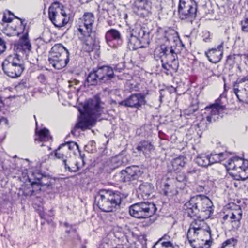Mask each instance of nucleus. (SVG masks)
<instances>
[{
    "label": "nucleus",
    "mask_w": 248,
    "mask_h": 248,
    "mask_svg": "<svg viewBox=\"0 0 248 248\" xmlns=\"http://www.w3.org/2000/svg\"><path fill=\"white\" fill-rule=\"evenodd\" d=\"M213 203L207 196L197 195L190 198L184 206L185 213L193 220H204L213 213Z\"/></svg>",
    "instance_id": "obj_1"
},
{
    "label": "nucleus",
    "mask_w": 248,
    "mask_h": 248,
    "mask_svg": "<svg viewBox=\"0 0 248 248\" xmlns=\"http://www.w3.org/2000/svg\"><path fill=\"white\" fill-rule=\"evenodd\" d=\"M204 220H193L187 233V238L193 248H209L212 242L211 231Z\"/></svg>",
    "instance_id": "obj_2"
},
{
    "label": "nucleus",
    "mask_w": 248,
    "mask_h": 248,
    "mask_svg": "<svg viewBox=\"0 0 248 248\" xmlns=\"http://www.w3.org/2000/svg\"><path fill=\"white\" fill-rule=\"evenodd\" d=\"M178 46L166 43L161 44L155 49L154 57L156 61L161 60L162 68L167 75H172L177 72L179 66L178 59Z\"/></svg>",
    "instance_id": "obj_3"
},
{
    "label": "nucleus",
    "mask_w": 248,
    "mask_h": 248,
    "mask_svg": "<svg viewBox=\"0 0 248 248\" xmlns=\"http://www.w3.org/2000/svg\"><path fill=\"white\" fill-rule=\"evenodd\" d=\"M100 104L101 99L98 95H95L93 98L85 101L78 107L80 115L75 124H93L97 121V115L102 111Z\"/></svg>",
    "instance_id": "obj_4"
},
{
    "label": "nucleus",
    "mask_w": 248,
    "mask_h": 248,
    "mask_svg": "<svg viewBox=\"0 0 248 248\" xmlns=\"http://www.w3.org/2000/svg\"><path fill=\"white\" fill-rule=\"evenodd\" d=\"M127 47L130 51L148 46L150 44V32L145 27H137L127 30Z\"/></svg>",
    "instance_id": "obj_5"
},
{
    "label": "nucleus",
    "mask_w": 248,
    "mask_h": 248,
    "mask_svg": "<svg viewBox=\"0 0 248 248\" xmlns=\"http://www.w3.org/2000/svg\"><path fill=\"white\" fill-rule=\"evenodd\" d=\"M122 198L120 193L111 190H101L95 197V202L102 211L113 212L120 207Z\"/></svg>",
    "instance_id": "obj_6"
},
{
    "label": "nucleus",
    "mask_w": 248,
    "mask_h": 248,
    "mask_svg": "<svg viewBox=\"0 0 248 248\" xmlns=\"http://www.w3.org/2000/svg\"><path fill=\"white\" fill-rule=\"evenodd\" d=\"M70 53L61 44H55L51 48L48 62L57 69L65 67L69 62Z\"/></svg>",
    "instance_id": "obj_7"
},
{
    "label": "nucleus",
    "mask_w": 248,
    "mask_h": 248,
    "mask_svg": "<svg viewBox=\"0 0 248 248\" xmlns=\"http://www.w3.org/2000/svg\"><path fill=\"white\" fill-rule=\"evenodd\" d=\"M78 30L80 33L79 40L81 42L83 48L86 52H91L100 49V41L95 31H85L81 25H79Z\"/></svg>",
    "instance_id": "obj_8"
},
{
    "label": "nucleus",
    "mask_w": 248,
    "mask_h": 248,
    "mask_svg": "<svg viewBox=\"0 0 248 248\" xmlns=\"http://www.w3.org/2000/svg\"><path fill=\"white\" fill-rule=\"evenodd\" d=\"M226 94L223 93L217 99L214 103H212L204 108V117L207 121L210 123H217L222 118L220 112L226 109V106L222 100V98H226Z\"/></svg>",
    "instance_id": "obj_9"
},
{
    "label": "nucleus",
    "mask_w": 248,
    "mask_h": 248,
    "mask_svg": "<svg viewBox=\"0 0 248 248\" xmlns=\"http://www.w3.org/2000/svg\"><path fill=\"white\" fill-rule=\"evenodd\" d=\"M2 70L4 73L12 78L20 76L25 69L24 64L16 56H9L3 62Z\"/></svg>",
    "instance_id": "obj_10"
},
{
    "label": "nucleus",
    "mask_w": 248,
    "mask_h": 248,
    "mask_svg": "<svg viewBox=\"0 0 248 248\" xmlns=\"http://www.w3.org/2000/svg\"><path fill=\"white\" fill-rule=\"evenodd\" d=\"M197 7L194 0H179L178 12L180 18L192 23L196 17Z\"/></svg>",
    "instance_id": "obj_11"
},
{
    "label": "nucleus",
    "mask_w": 248,
    "mask_h": 248,
    "mask_svg": "<svg viewBox=\"0 0 248 248\" xmlns=\"http://www.w3.org/2000/svg\"><path fill=\"white\" fill-rule=\"evenodd\" d=\"M155 204L149 202H141L131 205L129 212L131 216L138 218H148L156 212Z\"/></svg>",
    "instance_id": "obj_12"
},
{
    "label": "nucleus",
    "mask_w": 248,
    "mask_h": 248,
    "mask_svg": "<svg viewBox=\"0 0 248 248\" xmlns=\"http://www.w3.org/2000/svg\"><path fill=\"white\" fill-rule=\"evenodd\" d=\"M149 91L145 93L132 94L128 97L119 102L120 106L140 109L142 106L145 105L147 101L145 97L149 94Z\"/></svg>",
    "instance_id": "obj_13"
},
{
    "label": "nucleus",
    "mask_w": 248,
    "mask_h": 248,
    "mask_svg": "<svg viewBox=\"0 0 248 248\" xmlns=\"http://www.w3.org/2000/svg\"><path fill=\"white\" fill-rule=\"evenodd\" d=\"M64 144H61L59 147L54 151L55 156L62 161L66 170L71 172H76L78 171L81 166L79 165L78 162H76L74 165L70 164L69 159L67 158L68 151L67 148H64Z\"/></svg>",
    "instance_id": "obj_14"
},
{
    "label": "nucleus",
    "mask_w": 248,
    "mask_h": 248,
    "mask_svg": "<svg viewBox=\"0 0 248 248\" xmlns=\"http://www.w3.org/2000/svg\"><path fill=\"white\" fill-rule=\"evenodd\" d=\"M21 33H23L22 36L20 37L19 41L15 43L14 45V50L16 53H21L25 55L32 49L31 45L29 38L28 31H25L24 32H18L17 35L19 36Z\"/></svg>",
    "instance_id": "obj_15"
},
{
    "label": "nucleus",
    "mask_w": 248,
    "mask_h": 248,
    "mask_svg": "<svg viewBox=\"0 0 248 248\" xmlns=\"http://www.w3.org/2000/svg\"><path fill=\"white\" fill-rule=\"evenodd\" d=\"M105 39L107 44L112 48L120 47L123 43L121 33L115 29L108 30L105 33Z\"/></svg>",
    "instance_id": "obj_16"
},
{
    "label": "nucleus",
    "mask_w": 248,
    "mask_h": 248,
    "mask_svg": "<svg viewBox=\"0 0 248 248\" xmlns=\"http://www.w3.org/2000/svg\"><path fill=\"white\" fill-rule=\"evenodd\" d=\"M157 32L164 35V38L166 39V43L172 42L175 44V46L185 48V46L180 39L178 32L174 29L171 28L163 29L159 27L157 29Z\"/></svg>",
    "instance_id": "obj_17"
},
{
    "label": "nucleus",
    "mask_w": 248,
    "mask_h": 248,
    "mask_svg": "<svg viewBox=\"0 0 248 248\" xmlns=\"http://www.w3.org/2000/svg\"><path fill=\"white\" fill-rule=\"evenodd\" d=\"M48 17L54 25L58 28L64 26L69 21V17H63L51 7L48 10Z\"/></svg>",
    "instance_id": "obj_18"
},
{
    "label": "nucleus",
    "mask_w": 248,
    "mask_h": 248,
    "mask_svg": "<svg viewBox=\"0 0 248 248\" xmlns=\"http://www.w3.org/2000/svg\"><path fill=\"white\" fill-rule=\"evenodd\" d=\"M141 174V172L138 166H133L127 167L121 172V178L123 182H129L136 180Z\"/></svg>",
    "instance_id": "obj_19"
},
{
    "label": "nucleus",
    "mask_w": 248,
    "mask_h": 248,
    "mask_svg": "<svg viewBox=\"0 0 248 248\" xmlns=\"http://www.w3.org/2000/svg\"><path fill=\"white\" fill-rule=\"evenodd\" d=\"M135 6L138 9V14L142 17L149 16L152 14V3L148 0H136Z\"/></svg>",
    "instance_id": "obj_20"
},
{
    "label": "nucleus",
    "mask_w": 248,
    "mask_h": 248,
    "mask_svg": "<svg viewBox=\"0 0 248 248\" xmlns=\"http://www.w3.org/2000/svg\"><path fill=\"white\" fill-rule=\"evenodd\" d=\"M223 53V43H221L216 48L209 49L205 52V55L212 63H216L222 59Z\"/></svg>",
    "instance_id": "obj_21"
},
{
    "label": "nucleus",
    "mask_w": 248,
    "mask_h": 248,
    "mask_svg": "<svg viewBox=\"0 0 248 248\" xmlns=\"http://www.w3.org/2000/svg\"><path fill=\"white\" fill-rule=\"evenodd\" d=\"M95 17L91 12H85L82 17L79 18L80 25L85 28V31H93V25L94 22Z\"/></svg>",
    "instance_id": "obj_22"
},
{
    "label": "nucleus",
    "mask_w": 248,
    "mask_h": 248,
    "mask_svg": "<svg viewBox=\"0 0 248 248\" xmlns=\"http://www.w3.org/2000/svg\"><path fill=\"white\" fill-rule=\"evenodd\" d=\"M35 141L40 143L41 142L48 141L52 140L49 130L46 128H39L36 125L35 128Z\"/></svg>",
    "instance_id": "obj_23"
},
{
    "label": "nucleus",
    "mask_w": 248,
    "mask_h": 248,
    "mask_svg": "<svg viewBox=\"0 0 248 248\" xmlns=\"http://www.w3.org/2000/svg\"><path fill=\"white\" fill-rule=\"evenodd\" d=\"M237 209L230 213V222L232 224V227L234 229L237 230L240 226V220L242 217V211L240 206H237Z\"/></svg>",
    "instance_id": "obj_24"
},
{
    "label": "nucleus",
    "mask_w": 248,
    "mask_h": 248,
    "mask_svg": "<svg viewBox=\"0 0 248 248\" xmlns=\"http://www.w3.org/2000/svg\"><path fill=\"white\" fill-rule=\"evenodd\" d=\"M154 146L149 140L140 141L136 147V149L140 152H142L145 156L148 155L154 150Z\"/></svg>",
    "instance_id": "obj_25"
},
{
    "label": "nucleus",
    "mask_w": 248,
    "mask_h": 248,
    "mask_svg": "<svg viewBox=\"0 0 248 248\" xmlns=\"http://www.w3.org/2000/svg\"><path fill=\"white\" fill-rule=\"evenodd\" d=\"M45 178L46 176H43L38 170L33 171L31 176L28 175L27 176V179L31 185L38 184L41 186H44L46 184L44 182L43 179Z\"/></svg>",
    "instance_id": "obj_26"
},
{
    "label": "nucleus",
    "mask_w": 248,
    "mask_h": 248,
    "mask_svg": "<svg viewBox=\"0 0 248 248\" xmlns=\"http://www.w3.org/2000/svg\"><path fill=\"white\" fill-rule=\"evenodd\" d=\"M14 18L18 19L20 20V26L22 27V32L26 31L27 22H25V19L16 16L11 11L6 10L3 13L2 21L5 23L11 22Z\"/></svg>",
    "instance_id": "obj_27"
},
{
    "label": "nucleus",
    "mask_w": 248,
    "mask_h": 248,
    "mask_svg": "<svg viewBox=\"0 0 248 248\" xmlns=\"http://www.w3.org/2000/svg\"><path fill=\"white\" fill-rule=\"evenodd\" d=\"M154 191V186L150 183H143L139 187L138 192L143 198H148Z\"/></svg>",
    "instance_id": "obj_28"
},
{
    "label": "nucleus",
    "mask_w": 248,
    "mask_h": 248,
    "mask_svg": "<svg viewBox=\"0 0 248 248\" xmlns=\"http://www.w3.org/2000/svg\"><path fill=\"white\" fill-rule=\"evenodd\" d=\"M236 180L244 181L248 178V161L246 160L245 165L238 169L235 173L233 174Z\"/></svg>",
    "instance_id": "obj_29"
},
{
    "label": "nucleus",
    "mask_w": 248,
    "mask_h": 248,
    "mask_svg": "<svg viewBox=\"0 0 248 248\" xmlns=\"http://www.w3.org/2000/svg\"><path fill=\"white\" fill-rule=\"evenodd\" d=\"M233 92L237 96L239 102L248 104V90L246 89L239 90L238 88L234 87Z\"/></svg>",
    "instance_id": "obj_30"
},
{
    "label": "nucleus",
    "mask_w": 248,
    "mask_h": 248,
    "mask_svg": "<svg viewBox=\"0 0 248 248\" xmlns=\"http://www.w3.org/2000/svg\"><path fill=\"white\" fill-rule=\"evenodd\" d=\"M195 162L200 166L207 167L211 166L210 156L205 154L198 155L195 159Z\"/></svg>",
    "instance_id": "obj_31"
},
{
    "label": "nucleus",
    "mask_w": 248,
    "mask_h": 248,
    "mask_svg": "<svg viewBox=\"0 0 248 248\" xmlns=\"http://www.w3.org/2000/svg\"><path fill=\"white\" fill-rule=\"evenodd\" d=\"M209 156H210V161L211 165L226 159L228 156V153L226 152L218 154L212 153L209 155Z\"/></svg>",
    "instance_id": "obj_32"
},
{
    "label": "nucleus",
    "mask_w": 248,
    "mask_h": 248,
    "mask_svg": "<svg viewBox=\"0 0 248 248\" xmlns=\"http://www.w3.org/2000/svg\"><path fill=\"white\" fill-rule=\"evenodd\" d=\"M98 83H99V79L93 70L88 74L84 82V85L87 87L95 86L97 85Z\"/></svg>",
    "instance_id": "obj_33"
},
{
    "label": "nucleus",
    "mask_w": 248,
    "mask_h": 248,
    "mask_svg": "<svg viewBox=\"0 0 248 248\" xmlns=\"http://www.w3.org/2000/svg\"><path fill=\"white\" fill-rule=\"evenodd\" d=\"M186 163V158L183 156L176 157L171 161V166L173 170H176L183 168Z\"/></svg>",
    "instance_id": "obj_34"
},
{
    "label": "nucleus",
    "mask_w": 248,
    "mask_h": 248,
    "mask_svg": "<svg viewBox=\"0 0 248 248\" xmlns=\"http://www.w3.org/2000/svg\"><path fill=\"white\" fill-rule=\"evenodd\" d=\"M173 239L168 234H164L159 238L157 242L162 243L166 248H178V246L174 247L173 245Z\"/></svg>",
    "instance_id": "obj_35"
},
{
    "label": "nucleus",
    "mask_w": 248,
    "mask_h": 248,
    "mask_svg": "<svg viewBox=\"0 0 248 248\" xmlns=\"http://www.w3.org/2000/svg\"><path fill=\"white\" fill-rule=\"evenodd\" d=\"M105 81L106 83H109L110 81L113 79L117 78L120 79L119 76H116V74H114V71L113 68L110 66L105 65Z\"/></svg>",
    "instance_id": "obj_36"
},
{
    "label": "nucleus",
    "mask_w": 248,
    "mask_h": 248,
    "mask_svg": "<svg viewBox=\"0 0 248 248\" xmlns=\"http://www.w3.org/2000/svg\"><path fill=\"white\" fill-rule=\"evenodd\" d=\"M93 125H75L74 128L72 130L71 133L76 137L80 135V132L87 129L91 128Z\"/></svg>",
    "instance_id": "obj_37"
},
{
    "label": "nucleus",
    "mask_w": 248,
    "mask_h": 248,
    "mask_svg": "<svg viewBox=\"0 0 248 248\" xmlns=\"http://www.w3.org/2000/svg\"><path fill=\"white\" fill-rule=\"evenodd\" d=\"M105 65L98 67L96 70L93 69L95 73L99 79V83H106L105 81Z\"/></svg>",
    "instance_id": "obj_38"
},
{
    "label": "nucleus",
    "mask_w": 248,
    "mask_h": 248,
    "mask_svg": "<svg viewBox=\"0 0 248 248\" xmlns=\"http://www.w3.org/2000/svg\"><path fill=\"white\" fill-rule=\"evenodd\" d=\"M243 86L242 89H246L248 90V76L244 77L241 78H239L237 81L234 83L233 87L238 88L239 85Z\"/></svg>",
    "instance_id": "obj_39"
},
{
    "label": "nucleus",
    "mask_w": 248,
    "mask_h": 248,
    "mask_svg": "<svg viewBox=\"0 0 248 248\" xmlns=\"http://www.w3.org/2000/svg\"><path fill=\"white\" fill-rule=\"evenodd\" d=\"M24 55L26 59H27L31 64L35 65L38 61V58L36 55L32 51V50Z\"/></svg>",
    "instance_id": "obj_40"
},
{
    "label": "nucleus",
    "mask_w": 248,
    "mask_h": 248,
    "mask_svg": "<svg viewBox=\"0 0 248 248\" xmlns=\"http://www.w3.org/2000/svg\"><path fill=\"white\" fill-rule=\"evenodd\" d=\"M237 243V240L234 238L228 239L224 241L219 248H225L227 246H235Z\"/></svg>",
    "instance_id": "obj_41"
},
{
    "label": "nucleus",
    "mask_w": 248,
    "mask_h": 248,
    "mask_svg": "<svg viewBox=\"0 0 248 248\" xmlns=\"http://www.w3.org/2000/svg\"><path fill=\"white\" fill-rule=\"evenodd\" d=\"M241 29L243 31L248 32V11L246 12L244 20L241 22Z\"/></svg>",
    "instance_id": "obj_42"
},
{
    "label": "nucleus",
    "mask_w": 248,
    "mask_h": 248,
    "mask_svg": "<svg viewBox=\"0 0 248 248\" xmlns=\"http://www.w3.org/2000/svg\"><path fill=\"white\" fill-rule=\"evenodd\" d=\"M235 157L229 159L225 164L226 169L228 170H234L236 171Z\"/></svg>",
    "instance_id": "obj_43"
},
{
    "label": "nucleus",
    "mask_w": 248,
    "mask_h": 248,
    "mask_svg": "<svg viewBox=\"0 0 248 248\" xmlns=\"http://www.w3.org/2000/svg\"><path fill=\"white\" fill-rule=\"evenodd\" d=\"M62 144H64V148H67V151H68V154L69 153V151L74 149L76 148L77 150H79V146L76 143L74 142H67L64 143H62Z\"/></svg>",
    "instance_id": "obj_44"
},
{
    "label": "nucleus",
    "mask_w": 248,
    "mask_h": 248,
    "mask_svg": "<svg viewBox=\"0 0 248 248\" xmlns=\"http://www.w3.org/2000/svg\"><path fill=\"white\" fill-rule=\"evenodd\" d=\"M246 160L241 158L235 157L236 171L238 169L241 168L242 166L243 167L245 165Z\"/></svg>",
    "instance_id": "obj_45"
},
{
    "label": "nucleus",
    "mask_w": 248,
    "mask_h": 248,
    "mask_svg": "<svg viewBox=\"0 0 248 248\" xmlns=\"http://www.w3.org/2000/svg\"><path fill=\"white\" fill-rule=\"evenodd\" d=\"M198 109V104H192L189 107L187 110H186L185 112V114L187 115H189L191 114H192L196 112Z\"/></svg>",
    "instance_id": "obj_46"
},
{
    "label": "nucleus",
    "mask_w": 248,
    "mask_h": 248,
    "mask_svg": "<svg viewBox=\"0 0 248 248\" xmlns=\"http://www.w3.org/2000/svg\"><path fill=\"white\" fill-rule=\"evenodd\" d=\"M125 68V64L124 62L119 63L113 67L114 72H121Z\"/></svg>",
    "instance_id": "obj_47"
},
{
    "label": "nucleus",
    "mask_w": 248,
    "mask_h": 248,
    "mask_svg": "<svg viewBox=\"0 0 248 248\" xmlns=\"http://www.w3.org/2000/svg\"><path fill=\"white\" fill-rule=\"evenodd\" d=\"M26 80L22 79L15 86V88L16 90H19L26 88Z\"/></svg>",
    "instance_id": "obj_48"
},
{
    "label": "nucleus",
    "mask_w": 248,
    "mask_h": 248,
    "mask_svg": "<svg viewBox=\"0 0 248 248\" xmlns=\"http://www.w3.org/2000/svg\"><path fill=\"white\" fill-rule=\"evenodd\" d=\"M6 49L5 42L0 37V55L3 53Z\"/></svg>",
    "instance_id": "obj_49"
},
{
    "label": "nucleus",
    "mask_w": 248,
    "mask_h": 248,
    "mask_svg": "<svg viewBox=\"0 0 248 248\" xmlns=\"http://www.w3.org/2000/svg\"><path fill=\"white\" fill-rule=\"evenodd\" d=\"M37 79L43 84H45L46 83V78L44 74H40L37 77Z\"/></svg>",
    "instance_id": "obj_50"
},
{
    "label": "nucleus",
    "mask_w": 248,
    "mask_h": 248,
    "mask_svg": "<svg viewBox=\"0 0 248 248\" xmlns=\"http://www.w3.org/2000/svg\"><path fill=\"white\" fill-rule=\"evenodd\" d=\"M211 34L209 31H205L203 34V40L205 42H210L211 41Z\"/></svg>",
    "instance_id": "obj_51"
},
{
    "label": "nucleus",
    "mask_w": 248,
    "mask_h": 248,
    "mask_svg": "<svg viewBox=\"0 0 248 248\" xmlns=\"http://www.w3.org/2000/svg\"><path fill=\"white\" fill-rule=\"evenodd\" d=\"M187 173L189 174H197L199 172V170L195 167L190 168L187 170Z\"/></svg>",
    "instance_id": "obj_52"
},
{
    "label": "nucleus",
    "mask_w": 248,
    "mask_h": 248,
    "mask_svg": "<svg viewBox=\"0 0 248 248\" xmlns=\"http://www.w3.org/2000/svg\"><path fill=\"white\" fill-rule=\"evenodd\" d=\"M235 59V55H230L227 57V62L228 63H230L231 64H232L234 62Z\"/></svg>",
    "instance_id": "obj_53"
},
{
    "label": "nucleus",
    "mask_w": 248,
    "mask_h": 248,
    "mask_svg": "<svg viewBox=\"0 0 248 248\" xmlns=\"http://www.w3.org/2000/svg\"><path fill=\"white\" fill-rule=\"evenodd\" d=\"M33 193H34V190L32 189V188L30 189L29 190L27 189L23 191V194H24V195H25L26 196H31Z\"/></svg>",
    "instance_id": "obj_54"
},
{
    "label": "nucleus",
    "mask_w": 248,
    "mask_h": 248,
    "mask_svg": "<svg viewBox=\"0 0 248 248\" xmlns=\"http://www.w3.org/2000/svg\"><path fill=\"white\" fill-rule=\"evenodd\" d=\"M152 248H166V247L163 245V244L160 242H156L153 246Z\"/></svg>",
    "instance_id": "obj_55"
},
{
    "label": "nucleus",
    "mask_w": 248,
    "mask_h": 248,
    "mask_svg": "<svg viewBox=\"0 0 248 248\" xmlns=\"http://www.w3.org/2000/svg\"><path fill=\"white\" fill-rule=\"evenodd\" d=\"M163 186H164V191L165 194L167 195L168 190H169V187L170 186V185L168 183H165L163 184Z\"/></svg>",
    "instance_id": "obj_56"
},
{
    "label": "nucleus",
    "mask_w": 248,
    "mask_h": 248,
    "mask_svg": "<svg viewBox=\"0 0 248 248\" xmlns=\"http://www.w3.org/2000/svg\"><path fill=\"white\" fill-rule=\"evenodd\" d=\"M202 125H195V129L197 131L198 134L201 136L202 132L200 131V128L202 127Z\"/></svg>",
    "instance_id": "obj_57"
},
{
    "label": "nucleus",
    "mask_w": 248,
    "mask_h": 248,
    "mask_svg": "<svg viewBox=\"0 0 248 248\" xmlns=\"http://www.w3.org/2000/svg\"><path fill=\"white\" fill-rule=\"evenodd\" d=\"M35 41H36V44H37V45H38V44H40V45H41L44 44V40H43V39L42 38H41V37L37 38V39L35 40Z\"/></svg>",
    "instance_id": "obj_58"
},
{
    "label": "nucleus",
    "mask_w": 248,
    "mask_h": 248,
    "mask_svg": "<svg viewBox=\"0 0 248 248\" xmlns=\"http://www.w3.org/2000/svg\"><path fill=\"white\" fill-rule=\"evenodd\" d=\"M8 123V121L7 118L4 117H1L0 118V124L1 123H3V124H7Z\"/></svg>",
    "instance_id": "obj_59"
},
{
    "label": "nucleus",
    "mask_w": 248,
    "mask_h": 248,
    "mask_svg": "<svg viewBox=\"0 0 248 248\" xmlns=\"http://www.w3.org/2000/svg\"><path fill=\"white\" fill-rule=\"evenodd\" d=\"M60 12H59V14L62 15V16L64 17H68L67 14L66 13V12H65V11L64 10L60 9Z\"/></svg>",
    "instance_id": "obj_60"
},
{
    "label": "nucleus",
    "mask_w": 248,
    "mask_h": 248,
    "mask_svg": "<svg viewBox=\"0 0 248 248\" xmlns=\"http://www.w3.org/2000/svg\"><path fill=\"white\" fill-rule=\"evenodd\" d=\"M4 107L5 104L2 101L1 97L0 96V111H2Z\"/></svg>",
    "instance_id": "obj_61"
},
{
    "label": "nucleus",
    "mask_w": 248,
    "mask_h": 248,
    "mask_svg": "<svg viewBox=\"0 0 248 248\" xmlns=\"http://www.w3.org/2000/svg\"><path fill=\"white\" fill-rule=\"evenodd\" d=\"M43 181L46 184L44 186H45V185L49 186L50 185V182H49V179L48 178H47L46 177L45 179H43Z\"/></svg>",
    "instance_id": "obj_62"
},
{
    "label": "nucleus",
    "mask_w": 248,
    "mask_h": 248,
    "mask_svg": "<svg viewBox=\"0 0 248 248\" xmlns=\"http://www.w3.org/2000/svg\"><path fill=\"white\" fill-rule=\"evenodd\" d=\"M230 218V213L229 214H228L226 215H225L223 217V219L224 220H227L228 218Z\"/></svg>",
    "instance_id": "obj_63"
},
{
    "label": "nucleus",
    "mask_w": 248,
    "mask_h": 248,
    "mask_svg": "<svg viewBox=\"0 0 248 248\" xmlns=\"http://www.w3.org/2000/svg\"><path fill=\"white\" fill-rule=\"evenodd\" d=\"M80 159H81V161L82 163V166H84V164H85V162H84V159H83V157L84 156V155H80Z\"/></svg>",
    "instance_id": "obj_64"
}]
</instances>
